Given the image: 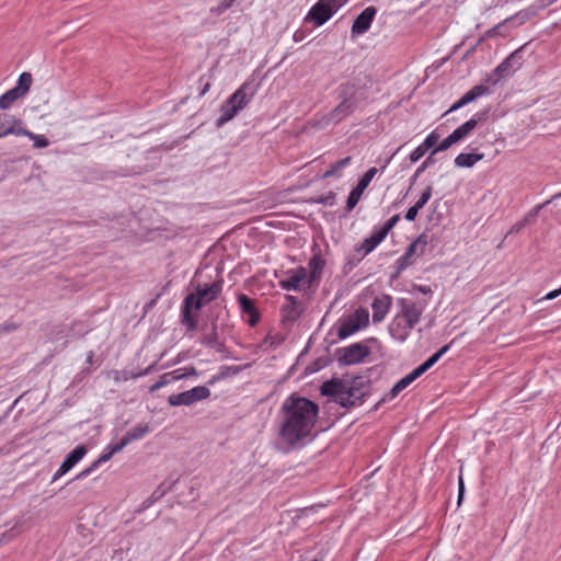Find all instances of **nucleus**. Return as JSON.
<instances>
[{
	"instance_id": "obj_5",
	"label": "nucleus",
	"mask_w": 561,
	"mask_h": 561,
	"mask_svg": "<svg viewBox=\"0 0 561 561\" xmlns=\"http://www.w3.org/2000/svg\"><path fill=\"white\" fill-rule=\"evenodd\" d=\"M359 102V90L354 84H342L339 88V104L324 116L325 123H341L357 110Z\"/></svg>"
},
{
	"instance_id": "obj_48",
	"label": "nucleus",
	"mask_w": 561,
	"mask_h": 561,
	"mask_svg": "<svg viewBox=\"0 0 561 561\" xmlns=\"http://www.w3.org/2000/svg\"><path fill=\"white\" fill-rule=\"evenodd\" d=\"M419 210H420V209H419L417 207H415L414 205H413L412 207H410V208L407 210L405 215H404L405 220H408V221H413V220H415V218H416V216H417V214H419Z\"/></svg>"
},
{
	"instance_id": "obj_45",
	"label": "nucleus",
	"mask_w": 561,
	"mask_h": 561,
	"mask_svg": "<svg viewBox=\"0 0 561 561\" xmlns=\"http://www.w3.org/2000/svg\"><path fill=\"white\" fill-rule=\"evenodd\" d=\"M550 202L547 201L545 202L543 204H539L537 206H535L525 217H528V224L535 218L538 216L539 211L547 205L549 204Z\"/></svg>"
},
{
	"instance_id": "obj_55",
	"label": "nucleus",
	"mask_w": 561,
	"mask_h": 561,
	"mask_svg": "<svg viewBox=\"0 0 561 561\" xmlns=\"http://www.w3.org/2000/svg\"><path fill=\"white\" fill-rule=\"evenodd\" d=\"M503 27V24L500 23L497 25H495L494 27H492L490 31H489V36H496L499 34H501V28Z\"/></svg>"
},
{
	"instance_id": "obj_42",
	"label": "nucleus",
	"mask_w": 561,
	"mask_h": 561,
	"mask_svg": "<svg viewBox=\"0 0 561 561\" xmlns=\"http://www.w3.org/2000/svg\"><path fill=\"white\" fill-rule=\"evenodd\" d=\"M450 344L444 345L436 353L430 356L427 359L433 364V366L440 359V357L448 352Z\"/></svg>"
},
{
	"instance_id": "obj_22",
	"label": "nucleus",
	"mask_w": 561,
	"mask_h": 561,
	"mask_svg": "<svg viewBox=\"0 0 561 561\" xmlns=\"http://www.w3.org/2000/svg\"><path fill=\"white\" fill-rule=\"evenodd\" d=\"M23 127V123L21 119H16L14 116L10 114L2 113L0 114V138H3L8 135L20 136Z\"/></svg>"
},
{
	"instance_id": "obj_10",
	"label": "nucleus",
	"mask_w": 561,
	"mask_h": 561,
	"mask_svg": "<svg viewBox=\"0 0 561 561\" xmlns=\"http://www.w3.org/2000/svg\"><path fill=\"white\" fill-rule=\"evenodd\" d=\"M284 274L286 277L278 282L279 287L284 290L300 291L306 284L308 285L307 268L304 266L288 270Z\"/></svg>"
},
{
	"instance_id": "obj_59",
	"label": "nucleus",
	"mask_w": 561,
	"mask_h": 561,
	"mask_svg": "<svg viewBox=\"0 0 561 561\" xmlns=\"http://www.w3.org/2000/svg\"><path fill=\"white\" fill-rule=\"evenodd\" d=\"M93 358H94V352L93 351H90L87 355V364L88 365H92L93 364Z\"/></svg>"
},
{
	"instance_id": "obj_43",
	"label": "nucleus",
	"mask_w": 561,
	"mask_h": 561,
	"mask_svg": "<svg viewBox=\"0 0 561 561\" xmlns=\"http://www.w3.org/2000/svg\"><path fill=\"white\" fill-rule=\"evenodd\" d=\"M128 444V442L123 436L119 442L115 444H108L106 447L112 450V453L115 455L119 451H122Z\"/></svg>"
},
{
	"instance_id": "obj_56",
	"label": "nucleus",
	"mask_w": 561,
	"mask_h": 561,
	"mask_svg": "<svg viewBox=\"0 0 561 561\" xmlns=\"http://www.w3.org/2000/svg\"><path fill=\"white\" fill-rule=\"evenodd\" d=\"M415 288L424 295L432 294V289L428 286L416 285Z\"/></svg>"
},
{
	"instance_id": "obj_4",
	"label": "nucleus",
	"mask_w": 561,
	"mask_h": 561,
	"mask_svg": "<svg viewBox=\"0 0 561 561\" xmlns=\"http://www.w3.org/2000/svg\"><path fill=\"white\" fill-rule=\"evenodd\" d=\"M222 290V280H216L204 286L198 285L196 291L185 297L183 304L184 322L195 328V320L191 317V309L199 310L205 305L214 301Z\"/></svg>"
},
{
	"instance_id": "obj_1",
	"label": "nucleus",
	"mask_w": 561,
	"mask_h": 561,
	"mask_svg": "<svg viewBox=\"0 0 561 561\" xmlns=\"http://www.w3.org/2000/svg\"><path fill=\"white\" fill-rule=\"evenodd\" d=\"M319 416V405L296 393L288 396L278 412L280 442L290 449L304 447L312 439Z\"/></svg>"
},
{
	"instance_id": "obj_50",
	"label": "nucleus",
	"mask_w": 561,
	"mask_h": 561,
	"mask_svg": "<svg viewBox=\"0 0 561 561\" xmlns=\"http://www.w3.org/2000/svg\"><path fill=\"white\" fill-rule=\"evenodd\" d=\"M463 493H465V483H463L462 474L460 473L458 477V500H457L458 504L461 503Z\"/></svg>"
},
{
	"instance_id": "obj_26",
	"label": "nucleus",
	"mask_w": 561,
	"mask_h": 561,
	"mask_svg": "<svg viewBox=\"0 0 561 561\" xmlns=\"http://www.w3.org/2000/svg\"><path fill=\"white\" fill-rule=\"evenodd\" d=\"M151 432V427L148 423H140L131 427L125 435V439L128 442V444L142 439L145 436H147Z\"/></svg>"
},
{
	"instance_id": "obj_54",
	"label": "nucleus",
	"mask_w": 561,
	"mask_h": 561,
	"mask_svg": "<svg viewBox=\"0 0 561 561\" xmlns=\"http://www.w3.org/2000/svg\"><path fill=\"white\" fill-rule=\"evenodd\" d=\"M183 369H184V374H186V378L191 377V376H194V377L198 376V373H197L196 368L193 367V366L183 367Z\"/></svg>"
},
{
	"instance_id": "obj_38",
	"label": "nucleus",
	"mask_w": 561,
	"mask_h": 561,
	"mask_svg": "<svg viewBox=\"0 0 561 561\" xmlns=\"http://www.w3.org/2000/svg\"><path fill=\"white\" fill-rule=\"evenodd\" d=\"M170 383L169 381V377L167 374H163L159 377V379L152 383L150 387H149V391L150 392H156L158 390H160L161 388L168 386Z\"/></svg>"
},
{
	"instance_id": "obj_8",
	"label": "nucleus",
	"mask_w": 561,
	"mask_h": 561,
	"mask_svg": "<svg viewBox=\"0 0 561 561\" xmlns=\"http://www.w3.org/2000/svg\"><path fill=\"white\" fill-rule=\"evenodd\" d=\"M209 397V388H207L206 386H197L180 393L170 394L168 397V403L171 407H190L198 401L206 400Z\"/></svg>"
},
{
	"instance_id": "obj_64",
	"label": "nucleus",
	"mask_w": 561,
	"mask_h": 561,
	"mask_svg": "<svg viewBox=\"0 0 561 561\" xmlns=\"http://www.w3.org/2000/svg\"><path fill=\"white\" fill-rule=\"evenodd\" d=\"M421 366L424 368L426 373L431 367H433V364H431V362L426 359L423 364H421Z\"/></svg>"
},
{
	"instance_id": "obj_39",
	"label": "nucleus",
	"mask_w": 561,
	"mask_h": 561,
	"mask_svg": "<svg viewBox=\"0 0 561 561\" xmlns=\"http://www.w3.org/2000/svg\"><path fill=\"white\" fill-rule=\"evenodd\" d=\"M114 454L107 447L104 448L103 453L99 456V458L92 463V468H98L101 463L108 461Z\"/></svg>"
},
{
	"instance_id": "obj_12",
	"label": "nucleus",
	"mask_w": 561,
	"mask_h": 561,
	"mask_svg": "<svg viewBox=\"0 0 561 561\" xmlns=\"http://www.w3.org/2000/svg\"><path fill=\"white\" fill-rule=\"evenodd\" d=\"M378 170L376 168H369L364 175L359 179L356 186L350 192L346 208L347 210H352L357 203L359 202L364 191L367 188L369 183L373 181L374 176L377 174Z\"/></svg>"
},
{
	"instance_id": "obj_24",
	"label": "nucleus",
	"mask_w": 561,
	"mask_h": 561,
	"mask_svg": "<svg viewBox=\"0 0 561 561\" xmlns=\"http://www.w3.org/2000/svg\"><path fill=\"white\" fill-rule=\"evenodd\" d=\"M387 234L379 228L362 242L359 250L364 252V255L373 252L385 239Z\"/></svg>"
},
{
	"instance_id": "obj_35",
	"label": "nucleus",
	"mask_w": 561,
	"mask_h": 561,
	"mask_svg": "<svg viewBox=\"0 0 561 561\" xmlns=\"http://www.w3.org/2000/svg\"><path fill=\"white\" fill-rule=\"evenodd\" d=\"M440 138V135L436 131V130H433L431 131L426 138L423 140V142L421 144L426 150L433 148L439 140Z\"/></svg>"
},
{
	"instance_id": "obj_49",
	"label": "nucleus",
	"mask_w": 561,
	"mask_h": 561,
	"mask_svg": "<svg viewBox=\"0 0 561 561\" xmlns=\"http://www.w3.org/2000/svg\"><path fill=\"white\" fill-rule=\"evenodd\" d=\"M157 363L158 362H154L151 365H149L148 367H146L145 369L137 371L136 373L137 378L147 376V375L151 374L152 371H154L157 369Z\"/></svg>"
},
{
	"instance_id": "obj_31",
	"label": "nucleus",
	"mask_w": 561,
	"mask_h": 561,
	"mask_svg": "<svg viewBox=\"0 0 561 561\" xmlns=\"http://www.w3.org/2000/svg\"><path fill=\"white\" fill-rule=\"evenodd\" d=\"M22 98L20 93H18L16 89H10L7 92H4L0 96V108L7 110L10 108L11 105L16 101L18 99Z\"/></svg>"
},
{
	"instance_id": "obj_21",
	"label": "nucleus",
	"mask_w": 561,
	"mask_h": 561,
	"mask_svg": "<svg viewBox=\"0 0 561 561\" xmlns=\"http://www.w3.org/2000/svg\"><path fill=\"white\" fill-rule=\"evenodd\" d=\"M310 272H307L308 287H311L314 283H319L325 267V260L320 253H314L308 262Z\"/></svg>"
},
{
	"instance_id": "obj_57",
	"label": "nucleus",
	"mask_w": 561,
	"mask_h": 561,
	"mask_svg": "<svg viewBox=\"0 0 561 561\" xmlns=\"http://www.w3.org/2000/svg\"><path fill=\"white\" fill-rule=\"evenodd\" d=\"M412 373L415 375V377H416V378H419V377H421V376L425 373V370H424V368L420 365V366H417L416 368H414V369L412 370Z\"/></svg>"
},
{
	"instance_id": "obj_6",
	"label": "nucleus",
	"mask_w": 561,
	"mask_h": 561,
	"mask_svg": "<svg viewBox=\"0 0 561 561\" xmlns=\"http://www.w3.org/2000/svg\"><path fill=\"white\" fill-rule=\"evenodd\" d=\"M369 323V312L365 308L356 309L351 316L339 320L335 325L337 340H345Z\"/></svg>"
},
{
	"instance_id": "obj_14",
	"label": "nucleus",
	"mask_w": 561,
	"mask_h": 561,
	"mask_svg": "<svg viewBox=\"0 0 561 561\" xmlns=\"http://www.w3.org/2000/svg\"><path fill=\"white\" fill-rule=\"evenodd\" d=\"M377 14L374 5L365 8L354 20L351 28L352 37L365 34L371 26Z\"/></svg>"
},
{
	"instance_id": "obj_29",
	"label": "nucleus",
	"mask_w": 561,
	"mask_h": 561,
	"mask_svg": "<svg viewBox=\"0 0 561 561\" xmlns=\"http://www.w3.org/2000/svg\"><path fill=\"white\" fill-rule=\"evenodd\" d=\"M20 133V136H25L33 140V146L36 149H42L49 146V140L44 135L35 134L24 127H22V130Z\"/></svg>"
},
{
	"instance_id": "obj_61",
	"label": "nucleus",
	"mask_w": 561,
	"mask_h": 561,
	"mask_svg": "<svg viewBox=\"0 0 561 561\" xmlns=\"http://www.w3.org/2000/svg\"><path fill=\"white\" fill-rule=\"evenodd\" d=\"M404 377H405L407 381H409V382H410V385H411L413 381H415V380L417 379V378L415 377V375H414L412 371H411V373H409V374H408L407 376H404Z\"/></svg>"
},
{
	"instance_id": "obj_62",
	"label": "nucleus",
	"mask_w": 561,
	"mask_h": 561,
	"mask_svg": "<svg viewBox=\"0 0 561 561\" xmlns=\"http://www.w3.org/2000/svg\"><path fill=\"white\" fill-rule=\"evenodd\" d=\"M263 344H268V345H274V337L272 335H267L264 341H263Z\"/></svg>"
},
{
	"instance_id": "obj_20",
	"label": "nucleus",
	"mask_w": 561,
	"mask_h": 561,
	"mask_svg": "<svg viewBox=\"0 0 561 561\" xmlns=\"http://www.w3.org/2000/svg\"><path fill=\"white\" fill-rule=\"evenodd\" d=\"M414 327H409V323H405V321L399 314H396L389 324L390 335L400 343H403L409 337Z\"/></svg>"
},
{
	"instance_id": "obj_25",
	"label": "nucleus",
	"mask_w": 561,
	"mask_h": 561,
	"mask_svg": "<svg viewBox=\"0 0 561 561\" xmlns=\"http://www.w3.org/2000/svg\"><path fill=\"white\" fill-rule=\"evenodd\" d=\"M483 158H484L483 153L461 152L455 158L454 163L457 168H472L478 161L482 160Z\"/></svg>"
},
{
	"instance_id": "obj_52",
	"label": "nucleus",
	"mask_w": 561,
	"mask_h": 561,
	"mask_svg": "<svg viewBox=\"0 0 561 561\" xmlns=\"http://www.w3.org/2000/svg\"><path fill=\"white\" fill-rule=\"evenodd\" d=\"M561 295V287L558 288V289H554V290H551L549 291L546 296H545V299L547 300H552L557 297H559Z\"/></svg>"
},
{
	"instance_id": "obj_18",
	"label": "nucleus",
	"mask_w": 561,
	"mask_h": 561,
	"mask_svg": "<svg viewBox=\"0 0 561 561\" xmlns=\"http://www.w3.org/2000/svg\"><path fill=\"white\" fill-rule=\"evenodd\" d=\"M490 88L484 84H477L471 88L468 92H466L458 101H456L450 108L446 112V114L457 111L465 105L476 101L477 99L490 94Z\"/></svg>"
},
{
	"instance_id": "obj_30",
	"label": "nucleus",
	"mask_w": 561,
	"mask_h": 561,
	"mask_svg": "<svg viewBox=\"0 0 561 561\" xmlns=\"http://www.w3.org/2000/svg\"><path fill=\"white\" fill-rule=\"evenodd\" d=\"M107 376L111 377L115 383H121L130 379H137L136 373L127 369H113L107 373Z\"/></svg>"
},
{
	"instance_id": "obj_34",
	"label": "nucleus",
	"mask_w": 561,
	"mask_h": 561,
	"mask_svg": "<svg viewBox=\"0 0 561 561\" xmlns=\"http://www.w3.org/2000/svg\"><path fill=\"white\" fill-rule=\"evenodd\" d=\"M409 386H410V382L407 381L405 377L401 378L393 385L389 394H387L382 400L387 401V400L394 399L401 391H403Z\"/></svg>"
},
{
	"instance_id": "obj_60",
	"label": "nucleus",
	"mask_w": 561,
	"mask_h": 561,
	"mask_svg": "<svg viewBox=\"0 0 561 561\" xmlns=\"http://www.w3.org/2000/svg\"><path fill=\"white\" fill-rule=\"evenodd\" d=\"M428 165V159H426L416 170V175L425 170V168Z\"/></svg>"
},
{
	"instance_id": "obj_17",
	"label": "nucleus",
	"mask_w": 561,
	"mask_h": 561,
	"mask_svg": "<svg viewBox=\"0 0 561 561\" xmlns=\"http://www.w3.org/2000/svg\"><path fill=\"white\" fill-rule=\"evenodd\" d=\"M87 451V448L82 445L72 449L64 459L57 471L54 473L51 482H55L60 477L66 474L70 469H72L85 456Z\"/></svg>"
},
{
	"instance_id": "obj_37",
	"label": "nucleus",
	"mask_w": 561,
	"mask_h": 561,
	"mask_svg": "<svg viewBox=\"0 0 561 561\" xmlns=\"http://www.w3.org/2000/svg\"><path fill=\"white\" fill-rule=\"evenodd\" d=\"M453 145H455V140L449 135L436 148H434L432 150L431 157L436 154L437 152L445 151V150L449 149Z\"/></svg>"
},
{
	"instance_id": "obj_58",
	"label": "nucleus",
	"mask_w": 561,
	"mask_h": 561,
	"mask_svg": "<svg viewBox=\"0 0 561 561\" xmlns=\"http://www.w3.org/2000/svg\"><path fill=\"white\" fill-rule=\"evenodd\" d=\"M94 469H95V468H92V465H91L88 469H85V470L81 471V472H80V474L78 476V478H84V477H87V476H88V474H90Z\"/></svg>"
},
{
	"instance_id": "obj_40",
	"label": "nucleus",
	"mask_w": 561,
	"mask_h": 561,
	"mask_svg": "<svg viewBox=\"0 0 561 561\" xmlns=\"http://www.w3.org/2000/svg\"><path fill=\"white\" fill-rule=\"evenodd\" d=\"M399 220H400V215L396 214L391 218H389L387 220V222L380 229L385 232V234L388 236V233L398 224Z\"/></svg>"
},
{
	"instance_id": "obj_13",
	"label": "nucleus",
	"mask_w": 561,
	"mask_h": 561,
	"mask_svg": "<svg viewBox=\"0 0 561 561\" xmlns=\"http://www.w3.org/2000/svg\"><path fill=\"white\" fill-rule=\"evenodd\" d=\"M335 14L324 0H318L308 11L305 21L312 22L316 26L327 23Z\"/></svg>"
},
{
	"instance_id": "obj_27",
	"label": "nucleus",
	"mask_w": 561,
	"mask_h": 561,
	"mask_svg": "<svg viewBox=\"0 0 561 561\" xmlns=\"http://www.w3.org/2000/svg\"><path fill=\"white\" fill-rule=\"evenodd\" d=\"M352 161V157H345L339 161H336L335 163H333L329 170H327L323 175H322V179H328V178H341L342 176V170L344 168H346L347 165H350Z\"/></svg>"
},
{
	"instance_id": "obj_28",
	"label": "nucleus",
	"mask_w": 561,
	"mask_h": 561,
	"mask_svg": "<svg viewBox=\"0 0 561 561\" xmlns=\"http://www.w3.org/2000/svg\"><path fill=\"white\" fill-rule=\"evenodd\" d=\"M515 55L516 53L511 54L494 69L493 76L495 79L493 80V84H495L501 78L510 75L512 61L514 60Z\"/></svg>"
},
{
	"instance_id": "obj_11",
	"label": "nucleus",
	"mask_w": 561,
	"mask_h": 561,
	"mask_svg": "<svg viewBox=\"0 0 561 561\" xmlns=\"http://www.w3.org/2000/svg\"><path fill=\"white\" fill-rule=\"evenodd\" d=\"M369 353V347L365 343H353L337 350L339 360L344 365L358 364L367 357Z\"/></svg>"
},
{
	"instance_id": "obj_47",
	"label": "nucleus",
	"mask_w": 561,
	"mask_h": 561,
	"mask_svg": "<svg viewBox=\"0 0 561 561\" xmlns=\"http://www.w3.org/2000/svg\"><path fill=\"white\" fill-rule=\"evenodd\" d=\"M528 224V217H524L522 220L514 224L510 230V233L519 232Z\"/></svg>"
},
{
	"instance_id": "obj_32",
	"label": "nucleus",
	"mask_w": 561,
	"mask_h": 561,
	"mask_svg": "<svg viewBox=\"0 0 561 561\" xmlns=\"http://www.w3.org/2000/svg\"><path fill=\"white\" fill-rule=\"evenodd\" d=\"M32 75L30 72H22L19 77L18 84L13 88L18 90L21 96H23L31 88Z\"/></svg>"
},
{
	"instance_id": "obj_9",
	"label": "nucleus",
	"mask_w": 561,
	"mask_h": 561,
	"mask_svg": "<svg viewBox=\"0 0 561 561\" xmlns=\"http://www.w3.org/2000/svg\"><path fill=\"white\" fill-rule=\"evenodd\" d=\"M397 306L399 307V314L405 323L415 327L422 317V313L425 309V305L421 302H414L407 298H399L397 300Z\"/></svg>"
},
{
	"instance_id": "obj_15",
	"label": "nucleus",
	"mask_w": 561,
	"mask_h": 561,
	"mask_svg": "<svg viewBox=\"0 0 561 561\" xmlns=\"http://www.w3.org/2000/svg\"><path fill=\"white\" fill-rule=\"evenodd\" d=\"M304 312L301 301L291 295L285 296V302L280 308L282 322L293 323L300 318Z\"/></svg>"
},
{
	"instance_id": "obj_16",
	"label": "nucleus",
	"mask_w": 561,
	"mask_h": 561,
	"mask_svg": "<svg viewBox=\"0 0 561 561\" xmlns=\"http://www.w3.org/2000/svg\"><path fill=\"white\" fill-rule=\"evenodd\" d=\"M238 304L242 316L248 317L245 319L247 323L254 328L261 319V314L255 307V301L245 294H239Z\"/></svg>"
},
{
	"instance_id": "obj_23",
	"label": "nucleus",
	"mask_w": 561,
	"mask_h": 561,
	"mask_svg": "<svg viewBox=\"0 0 561 561\" xmlns=\"http://www.w3.org/2000/svg\"><path fill=\"white\" fill-rule=\"evenodd\" d=\"M490 114H491V108L484 107V108L478 111L477 113H474L471 116V118L468 119L467 122H465L463 124H461V126L466 130V133L468 135H470L477 126L484 124L489 119Z\"/></svg>"
},
{
	"instance_id": "obj_41",
	"label": "nucleus",
	"mask_w": 561,
	"mask_h": 561,
	"mask_svg": "<svg viewBox=\"0 0 561 561\" xmlns=\"http://www.w3.org/2000/svg\"><path fill=\"white\" fill-rule=\"evenodd\" d=\"M165 374L169 377L170 383L186 378V374H184L183 367L174 369V370H172L170 373H165Z\"/></svg>"
},
{
	"instance_id": "obj_63",
	"label": "nucleus",
	"mask_w": 561,
	"mask_h": 561,
	"mask_svg": "<svg viewBox=\"0 0 561 561\" xmlns=\"http://www.w3.org/2000/svg\"><path fill=\"white\" fill-rule=\"evenodd\" d=\"M421 366L424 368L426 373L431 367H433V364H431V362L426 359L423 364H421Z\"/></svg>"
},
{
	"instance_id": "obj_3",
	"label": "nucleus",
	"mask_w": 561,
	"mask_h": 561,
	"mask_svg": "<svg viewBox=\"0 0 561 561\" xmlns=\"http://www.w3.org/2000/svg\"><path fill=\"white\" fill-rule=\"evenodd\" d=\"M256 93L254 81L243 82L221 105L220 116L216 121V127L220 128L233 119L253 100Z\"/></svg>"
},
{
	"instance_id": "obj_44",
	"label": "nucleus",
	"mask_w": 561,
	"mask_h": 561,
	"mask_svg": "<svg viewBox=\"0 0 561 561\" xmlns=\"http://www.w3.org/2000/svg\"><path fill=\"white\" fill-rule=\"evenodd\" d=\"M427 150L422 146V145H419L414 150H412V152L410 153V160L411 162H416L419 161L426 152Z\"/></svg>"
},
{
	"instance_id": "obj_51",
	"label": "nucleus",
	"mask_w": 561,
	"mask_h": 561,
	"mask_svg": "<svg viewBox=\"0 0 561 561\" xmlns=\"http://www.w3.org/2000/svg\"><path fill=\"white\" fill-rule=\"evenodd\" d=\"M335 196L333 193H330L328 196H321L317 199V203L324 205H332Z\"/></svg>"
},
{
	"instance_id": "obj_36",
	"label": "nucleus",
	"mask_w": 561,
	"mask_h": 561,
	"mask_svg": "<svg viewBox=\"0 0 561 561\" xmlns=\"http://www.w3.org/2000/svg\"><path fill=\"white\" fill-rule=\"evenodd\" d=\"M432 186H427L420 196V198L417 199V202L414 204V206L417 207L419 209L423 208L432 197Z\"/></svg>"
},
{
	"instance_id": "obj_2",
	"label": "nucleus",
	"mask_w": 561,
	"mask_h": 561,
	"mask_svg": "<svg viewBox=\"0 0 561 561\" xmlns=\"http://www.w3.org/2000/svg\"><path fill=\"white\" fill-rule=\"evenodd\" d=\"M321 394L331 397L343 408L360 405L370 392V380L366 376L352 379H331L321 385Z\"/></svg>"
},
{
	"instance_id": "obj_19",
	"label": "nucleus",
	"mask_w": 561,
	"mask_h": 561,
	"mask_svg": "<svg viewBox=\"0 0 561 561\" xmlns=\"http://www.w3.org/2000/svg\"><path fill=\"white\" fill-rule=\"evenodd\" d=\"M392 306V297L389 294L376 296L371 302L373 321L379 323L385 320Z\"/></svg>"
},
{
	"instance_id": "obj_46",
	"label": "nucleus",
	"mask_w": 561,
	"mask_h": 561,
	"mask_svg": "<svg viewBox=\"0 0 561 561\" xmlns=\"http://www.w3.org/2000/svg\"><path fill=\"white\" fill-rule=\"evenodd\" d=\"M348 0H324L334 12L336 13Z\"/></svg>"
},
{
	"instance_id": "obj_7",
	"label": "nucleus",
	"mask_w": 561,
	"mask_h": 561,
	"mask_svg": "<svg viewBox=\"0 0 561 561\" xmlns=\"http://www.w3.org/2000/svg\"><path fill=\"white\" fill-rule=\"evenodd\" d=\"M427 243V236L425 233H421L412 243L409 244L405 252L396 260V276L400 275L403 271L413 264L414 255L420 256L424 253Z\"/></svg>"
},
{
	"instance_id": "obj_53",
	"label": "nucleus",
	"mask_w": 561,
	"mask_h": 561,
	"mask_svg": "<svg viewBox=\"0 0 561 561\" xmlns=\"http://www.w3.org/2000/svg\"><path fill=\"white\" fill-rule=\"evenodd\" d=\"M451 138L455 140V144H458L462 140H465L466 138L462 136V134L457 130V128L450 134Z\"/></svg>"
},
{
	"instance_id": "obj_33",
	"label": "nucleus",
	"mask_w": 561,
	"mask_h": 561,
	"mask_svg": "<svg viewBox=\"0 0 561 561\" xmlns=\"http://www.w3.org/2000/svg\"><path fill=\"white\" fill-rule=\"evenodd\" d=\"M203 344L206 346L216 350L217 352H222L225 348L224 342L219 339L216 332H213L206 335L203 340Z\"/></svg>"
}]
</instances>
